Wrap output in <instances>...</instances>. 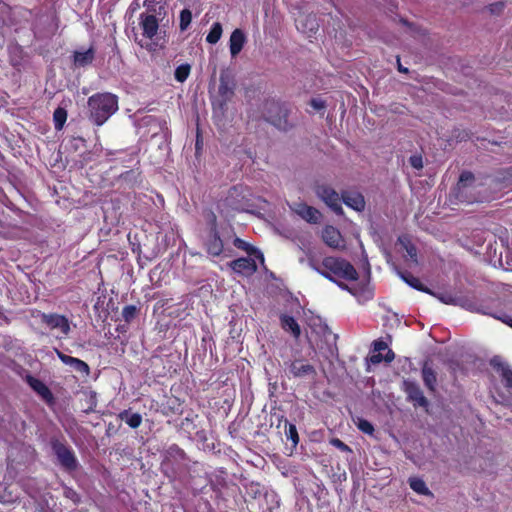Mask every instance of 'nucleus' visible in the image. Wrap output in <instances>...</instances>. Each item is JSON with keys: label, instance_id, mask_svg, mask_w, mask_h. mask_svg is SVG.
<instances>
[{"label": "nucleus", "instance_id": "obj_33", "mask_svg": "<svg viewBox=\"0 0 512 512\" xmlns=\"http://www.w3.org/2000/svg\"><path fill=\"white\" fill-rule=\"evenodd\" d=\"M285 435L288 440H290L293 446H296L299 442V436L297 432V428L294 424L289 423L285 420Z\"/></svg>", "mask_w": 512, "mask_h": 512}, {"label": "nucleus", "instance_id": "obj_26", "mask_svg": "<svg viewBox=\"0 0 512 512\" xmlns=\"http://www.w3.org/2000/svg\"><path fill=\"white\" fill-rule=\"evenodd\" d=\"M281 327L286 332H290L295 338H298L301 334L300 326L294 317L282 314L280 316Z\"/></svg>", "mask_w": 512, "mask_h": 512}, {"label": "nucleus", "instance_id": "obj_46", "mask_svg": "<svg viewBox=\"0 0 512 512\" xmlns=\"http://www.w3.org/2000/svg\"><path fill=\"white\" fill-rule=\"evenodd\" d=\"M405 249H406V252H407V255L410 257V259L412 261H414L415 263H417V249L414 245L412 244H408L405 246Z\"/></svg>", "mask_w": 512, "mask_h": 512}, {"label": "nucleus", "instance_id": "obj_6", "mask_svg": "<svg viewBox=\"0 0 512 512\" xmlns=\"http://www.w3.org/2000/svg\"><path fill=\"white\" fill-rule=\"evenodd\" d=\"M338 335L327 324L322 323V356L332 362L338 358Z\"/></svg>", "mask_w": 512, "mask_h": 512}, {"label": "nucleus", "instance_id": "obj_32", "mask_svg": "<svg viewBox=\"0 0 512 512\" xmlns=\"http://www.w3.org/2000/svg\"><path fill=\"white\" fill-rule=\"evenodd\" d=\"M191 72V66L188 63L179 65L174 72L175 79L183 83L187 80Z\"/></svg>", "mask_w": 512, "mask_h": 512}, {"label": "nucleus", "instance_id": "obj_11", "mask_svg": "<svg viewBox=\"0 0 512 512\" xmlns=\"http://www.w3.org/2000/svg\"><path fill=\"white\" fill-rule=\"evenodd\" d=\"M342 203L357 212H363L366 207L364 195L357 189H346L341 191Z\"/></svg>", "mask_w": 512, "mask_h": 512}, {"label": "nucleus", "instance_id": "obj_51", "mask_svg": "<svg viewBox=\"0 0 512 512\" xmlns=\"http://www.w3.org/2000/svg\"><path fill=\"white\" fill-rule=\"evenodd\" d=\"M310 104L315 110H320V99L313 98L311 99Z\"/></svg>", "mask_w": 512, "mask_h": 512}, {"label": "nucleus", "instance_id": "obj_56", "mask_svg": "<svg viewBox=\"0 0 512 512\" xmlns=\"http://www.w3.org/2000/svg\"><path fill=\"white\" fill-rule=\"evenodd\" d=\"M316 194L320 195L319 188H316Z\"/></svg>", "mask_w": 512, "mask_h": 512}, {"label": "nucleus", "instance_id": "obj_29", "mask_svg": "<svg viewBox=\"0 0 512 512\" xmlns=\"http://www.w3.org/2000/svg\"><path fill=\"white\" fill-rule=\"evenodd\" d=\"M409 485H410V488L414 492H416L420 495H425V496L432 495L431 491L426 486V483L421 478H417V477L410 478Z\"/></svg>", "mask_w": 512, "mask_h": 512}, {"label": "nucleus", "instance_id": "obj_22", "mask_svg": "<svg viewBox=\"0 0 512 512\" xmlns=\"http://www.w3.org/2000/svg\"><path fill=\"white\" fill-rule=\"evenodd\" d=\"M398 274L401 277V279L405 283H407L410 287H412V288H414V289H416L418 291L430 294V295H435L434 292H432L428 287H426L420 281V279L415 277L412 273H410L408 271H399Z\"/></svg>", "mask_w": 512, "mask_h": 512}, {"label": "nucleus", "instance_id": "obj_50", "mask_svg": "<svg viewBox=\"0 0 512 512\" xmlns=\"http://www.w3.org/2000/svg\"><path fill=\"white\" fill-rule=\"evenodd\" d=\"M170 451H175L176 454H178L181 458L185 457V452L181 448H179L177 445H173L170 448Z\"/></svg>", "mask_w": 512, "mask_h": 512}, {"label": "nucleus", "instance_id": "obj_43", "mask_svg": "<svg viewBox=\"0 0 512 512\" xmlns=\"http://www.w3.org/2000/svg\"><path fill=\"white\" fill-rule=\"evenodd\" d=\"M168 403H169V409L171 410L172 413H174V414L182 413L181 403L178 398L173 397L168 401Z\"/></svg>", "mask_w": 512, "mask_h": 512}, {"label": "nucleus", "instance_id": "obj_7", "mask_svg": "<svg viewBox=\"0 0 512 512\" xmlns=\"http://www.w3.org/2000/svg\"><path fill=\"white\" fill-rule=\"evenodd\" d=\"M319 22L316 15L302 14L296 19V27L299 32L305 35L310 42L317 40V32L319 30Z\"/></svg>", "mask_w": 512, "mask_h": 512}, {"label": "nucleus", "instance_id": "obj_25", "mask_svg": "<svg viewBox=\"0 0 512 512\" xmlns=\"http://www.w3.org/2000/svg\"><path fill=\"white\" fill-rule=\"evenodd\" d=\"M233 245L240 249L245 251L248 255L254 256L256 259L260 260L262 263L264 262V255L263 253L258 250L257 248L253 247L251 244L246 242L245 240L235 237L233 240Z\"/></svg>", "mask_w": 512, "mask_h": 512}, {"label": "nucleus", "instance_id": "obj_55", "mask_svg": "<svg viewBox=\"0 0 512 512\" xmlns=\"http://www.w3.org/2000/svg\"><path fill=\"white\" fill-rule=\"evenodd\" d=\"M401 21H402V23H403L404 25H409V23H408V21H407V20H403V19H402Z\"/></svg>", "mask_w": 512, "mask_h": 512}, {"label": "nucleus", "instance_id": "obj_15", "mask_svg": "<svg viewBox=\"0 0 512 512\" xmlns=\"http://www.w3.org/2000/svg\"><path fill=\"white\" fill-rule=\"evenodd\" d=\"M493 370L501 377V382L507 389L512 388V369L501 357L495 356L490 360Z\"/></svg>", "mask_w": 512, "mask_h": 512}, {"label": "nucleus", "instance_id": "obj_38", "mask_svg": "<svg viewBox=\"0 0 512 512\" xmlns=\"http://www.w3.org/2000/svg\"><path fill=\"white\" fill-rule=\"evenodd\" d=\"M208 226V231L218 230L217 216L212 210H207L204 214Z\"/></svg>", "mask_w": 512, "mask_h": 512}, {"label": "nucleus", "instance_id": "obj_3", "mask_svg": "<svg viewBox=\"0 0 512 512\" xmlns=\"http://www.w3.org/2000/svg\"><path fill=\"white\" fill-rule=\"evenodd\" d=\"M289 112L286 103L274 98L266 99L262 105L265 121L282 131H288L293 127V124L288 120Z\"/></svg>", "mask_w": 512, "mask_h": 512}, {"label": "nucleus", "instance_id": "obj_57", "mask_svg": "<svg viewBox=\"0 0 512 512\" xmlns=\"http://www.w3.org/2000/svg\"><path fill=\"white\" fill-rule=\"evenodd\" d=\"M198 145H199V140L197 139V141H196V148H198Z\"/></svg>", "mask_w": 512, "mask_h": 512}, {"label": "nucleus", "instance_id": "obj_34", "mask_svg": "<svg viewBox=\"0 0 512 512\" xmlns=\"http://www.w3.org/2000/svg\"><path fill=\"white\" fill-rule=\"evenodd\" d=\"M395 354L391 349H388V352L385 356H383L381 353L373 354L370 356L369 361L372 364H379L382 361H385L387 363H390L394 360Z\"/></svg>", "mask_w": 512, "mask_h": 512}, {"label": "nucleus", "instance_id": "obj_30", "mask_svg": "<svg viewBox=\"0 0 512 512\" xmlns=\"http://www.w3.org/2000/svg\"><path fill=\"white\" fill-rule=\"evenodd\" d=\"M67 120V111L62 107H57L53 113L54 127L56 130H61Z\"/></svg>", "mask_w": 512, "mask_h": 512}, {"label": "nucleus", "instance_id": "obj_19", "mask_svg": "<svg viewBox=\"0 0 512 512\" xmlns=\"http://www.w3.org/2000/svg\"><path fill=\"white\" fill-rule=\"evenodd\" d=\"M230 267L234 272L247 276H250L257 271L256 261L250 257H240L235 259L231 261Z\"/></svg>", "mask_w": 512, "mask_h": 512}, {"label": "nucleus", "instance_id": "obj_47", "mask_svg": "<svg viewBox=\"0 0 512 512\" xmlns=\"http://www.w3.org/2000/svg\"><path fill=\"white\" fill-rule=\"evenodd\" d=\"M434 296H436L444 304H456V299L451 295L435 294Z\"/></svg>", "mask_w": 512, "mask_h": 512}, {"label": "nucleus", "instance_id": "obj_53", "mask_svg": "<svg viewBox=\"0 0 512 512\" xmlns=\"http://www.w3.org/2000/svg\"><path fill=\"white\" fill-rule=\"evenodd\" d=\"M397 61H398V71L401 72V73H408V69L401 65L399 58H398Z\"/></svg>", "mask_w": 512, "mask_h": 512}, {"label": "nucleus", "instance_id": "obj_37", "mask_svg": "<svg viewBox=\"0 0 512 512\" xmlns=\"http://www.w3.org/2000/svg\"><path fill=\"white\" fill-rule=\"evenodd\" d=\"M192 21V13L189 9H183L180 12V29L185 31Z\"/></svg>", "mask_w": 512, "mask_h": 512}, {"label": "nucleus", "instance_id": "obj_44", "mask_svg": "<svg viewBox=\"0 0 512 512\" xmlns=\"http://www.w3.org/2000/svg\"><path fill=\"white\" fill-rule=\"evenodd\" d=\"M409 163L413 168L417 170L423 168V158L420 154L410 156Z\"/></svg>", "mask_w": 512, "mask_h": 512}, {"label": "nucleus", "instance_id": "obj_27", "mask_svg": "<svg viewBox=\"0 0 512 512\" xmlns=\"http://www.w3.org/2000/svg\"><path fill=\"white\" fill-rule=\"evenodd\" d=\"M118 418L124 421L130 428L137 429L142 423V416L139 413H132L131 409H125L118 414Z\"/></svg>", "mask_w": 512, "mask_h": 512}, {"label": "nucleus", "instance_id": "obj_12", "mask_svg": "<svg viewBox=\"0 0 512 512\" xmlns=\"http://www.w3.org/2000/svg\"><path fill=\"white\" fill-rule=\"evenodd\" d=\"M404 391L407 394V399L413 403L415 407H423L427 409L429 407V401L424 396L418 383L413 381L404 382Z\"/></svg>", "mask_w": 512, "mask_h": 512}, {"label": "nucleus", "instance_id": "obj_18", "mask_svg": "<svg viewBox=\"0 0 512 512\" xmlns=\"http://www.w3.org/2000/svg\"><path fill=\"white\" fill-rule=\"evenodd\" d=\"M290 209L309 223H317L319 211L304 202H293L289 204Z\"/></svg>", "mask_w": 512, "mask_h": 512}, {"label": "nucleus", "instance_id": "obj_2", "mask_svg": "<svg viewBox=\"0 0 512 512\" xmlns=\"http://www.w3.org/2000/svg\"><path fill=\"white\" fill-rule=\"evenodd\" d=\"M322 276L333 281L338 280L355 281L358 273L354 266L347 260L336 257H325L322 259Z\"/></svg>", "mask_w": 512, "mask_h": 512}, {"label": "nucleus", "instance_id": "obj_28", "mask_svg": "<svg viewBox=\"0 0 512 512\" xmlns=\"http://www.w3.org/2000/svg\"><path fill=\"white\" fill-rule=\"evenodd\" d=\"M95 56V51L92 47L87 49L84 52H75L74 54V63L77 66L84 67L93 62Z\"/></svg>", "mask_w": 512, "mask_h": 512}, {"label": "nucleus", "instance_id": "obj_20", "mask_svg": "<svg viewBox=\"0 0 512 512\" xmlns=\"http://www.w3.org/2000/svg\"><path fill=\"white\" fill-rule=\"evenodd\" d=\"M290 372L294 377L314 378L316 376L315 368L304 360H295L290 366Z\"/></svg>", "mask_w": 512, "mask_h": 512}, {"label": "nucleus", "instance_id": "obj_8", "mask_svg": "<svg viewBox=\"0 0 512 512\" xmlns=\"http://www.w3.org/2000/svg\"><path fill=\"white\" fill-rule=\"evenodd\" d=\"M219 82L218 94L221 98L220 107L223 108L234 96L235 81L229 71L223 70L220 73Z\"/></svg>", "mask_w": 512, "mask_h": 512}, {"label": "nucleus", "instance_id": "obj_4", "mask_svg": "<svg viewBox=\"0 0 512 512\" xmlns=\"http://www.w3.org/2000/svg\"><path fill=\"white\" fill-rule=\"evenodd\" d=\"M49 444L60 466L65 471L72 472L78 469L79 463L76 454L63 436H52Z\"/></svg>", "mask_w": 512, "mask_h": 512}, {"label": "nucleus", "instance_id": "obj_16", "mask_svg": "<svg viewBox=\"0 0 512 512\" xmlns=\"http://www.w3.org/2000/svg\"><path fill=\"white\" fill-rule=\"evenodd\" d=\"M206 252L213 256H220L224 250L223 240L220 237L218 230L208 231L204 241Z\"/></svg>", "mask_w": 512, "mask_h": 512}, {"label": "nucleus", "instance_id": "obj_39", "mask_svg": "<svg viewBox=\"0 0 512 512\" xmlns=\"http://www.w3.org/2000/svg\"><path fill=\"white\" fill-rule=\"evenodd\" d=\"M63 494L65 498L71 500L74 504H79L81 502V496L71 487L65 486Z\"/></svg>", "mask_w": 512, "mask_h": 512}, {"label": "nucleus", "instance_id": "obj_10", "mask_svg": "<svg viewBox=\"0 0 512 512\" xmlns=\"http://www.w3.org/2000/svg\"><path fill=\"white\" fill-rule=\"evenodd\" d=\"M322 241L334 250L343 251L346 249L345 238L337 228L331 225L325 226L322 230Z\"/></svg>", "mask_w": 512, "mask_h": 512}, {"label": "nucleus", "instance_id": "obj_24", "mask_svg": "<svg viewBox=\"0 0 512 512\" xmlns=\"http://www.w3.org/2000/svg\"><path fill=\"white\" fill-rule=\"evenodd\" d=\"M422 380L425 385V387L428 389L430 393L436 392V386H437V374L435 370L425 364L422 367L421 370Z\"/></svg>", "mask_w": 512, "mask_h": 512}, {"label": "nucleus", "instance_id": "obj_45", "mask_svg": "<svg viewBox=\"0 0 512 512\" xmlns=\"http://www.w3.org/2000/svg\"><path fill=\"white\" fill-rule=\"evenodd\" d=\"M331 444L343 452H352L351 448L338 438L331 439Z\"/></svg>", "mask_w": 512, "mask_h": 512}, {"label": "nucleus", "instance_id": "obj_41", "mask_svg": "<svg viewBox=\"0 0 512 512\" xmlns=\"http://www.w3.org/2000/svg\"><path fill=\"white\" fill-rule=\"evenodd\" d=\"M504 8H505V3L503 1L494 2V3H491V4H489L487 6L488 11L492 15H500V14H502L503 11H504Z\"/></svg>", "mask_w": 512, "mask_h": 512}, {"label": "nucleus", "instance_id": "obj_14", "mask_svg": "<svg viewBox=\"0 0 512 512\" xmlns=\"http://www.w3.org/2000/svg\"><path fill=\"white\" fill-rule=\"evenodd\" d=\"M54 352L56 353L57 357L61 360L63 364L70 366L76 372L80 373L84 377H88L90 375V367L85 361L76 357L66 355L58 348H54Z\"/></svg>", "mask_w": 512, "mask_h": 512}, {"label": "nucleus", "instance_id": "obj_13", "mask_svg": "<svg viewBox=\"0 0 512 512\" xmlns=\"http://www.w3.org/2000/svg\"><path fill=\"white\" fill-rule=\"evenodd\" d=\"M322 201L338 216H344L341 193L330 187L322 186Z\"/></svg>", "mask_w": 512, "mask_h": 512}, {"label": "nucleus", "instance_id": "obj_5", "mask_svg": "<svg viewBox=\"0 0 512 512\" xmlns=\"http://www.w3.org/2000/svg\"><path fill=\"white\" fill-rule=\"evenodd\" d=\"M145 1L144 5L147 7L146 11L139 16V25L143 31V36L148 39H153L159 29V19L156 17V9L150 8Z\"/></svg>", "mask_w": 512, "mask_h": 512}, {"label": "nucleus", "instance_id": "obj_23", "mask_svg": "<svg viewBox=\"0 0 512 512\" xmlns=\"http://www.w3.org/2000/svg\"><path fill=\"white\" fill-rule=\"evenodd\" d=\"M230 53L233 57L238 55L246 42V37L241 29H235L230 36Z\"/></svg>", "mask_w": 512, "mask_h": 512}, {"label": "nucleus", "instance_id": "obj_52", "mask_svg": "<svg viewBox=\"0 0 512 512\" xmlns=\"http://www.w3.org/2000/svg\"><path fill=\"white\" fill-rule=\"evenodd\" d=\"M308 258H309V261H310V265L318 272H320V267L317 265V263L314 261L313 257L308 254Z\"/></svg>", "mask_w": 512, "mask_h": 512}, {"label": "nucleus", "instance_id": "obj_17", "mask_svg": "<svg viewBox=\"0 0 512 512\" xmlns=\"http://www.w3.org/2000/svg\"><path fill=\"white\" fill-rule=\"evenodd\" d=\"M26 382L48 405L54 403V395L43 381L32 375H28Z\"/></svg>", "mask_w": 512, "mask_h": 512}, {"label": "nucleus", "instance_id": "obj_21", "mask_svg": "<svg viewBox=\"0 0 512 512\" xmlns=\"http://www.w3.org/2000/svg\"><path fill=\"white\" fill-rule=\"evenodd\" d=\"M475 182V177H474V174L470 171H463L461 174H460V177H459V181L456 185V198L461 201V202H464V201H467V202H471V200L467 199L464 195V190L470 186L473 185V183Z\"/></svg>", "mask_w": 512, "mask_h": 512}, {"label": "nucleus", "instance_id": "obj_9", "mask_svg": "<svg viewBox=\"0 0 512 512\" xmlns=\"http://www.w3.org/2000/svg\"><path fill=\"white\" fill-rule=\"evenodd\" d=\"M41 322L47 325L50 329H59L63 334V337L68 336L70 333V322L69 319L57 313H41Z\"/></svg>", "mask_w": 512, "mask_h": 512}, {"label": "nucleus", "instance_id": "obj_49", "mask_svg": "<svg viewBox=\"0 0 512 512\" xmlns=\"http://www.w3.org/2000/svg\"><path fill=\"white\" fill-rule=\"evenodd\" d=\"M450 369L455 379L457 378L458 371H464V368L458 362H451Z\"/></svg>", "mask_w": 512, "mask_h": 512}, {"label": "nucleus", "instance_id": "obj_40", "mask_svg": "<svg viewBox=\"0 0 512 512\" xmlns=\"http://www.w3.org/2000/svg\"><path fill=\"white\" fill-rule=\"evenodd\" d=\"M357 427L360 431L368 435H372L374 432L372 423L365 419H359Z\"/></svg>", "mask_w": 512, "mask_h": 512}, {"label": "nucleus", "instance_id": "obj_1", "mask_svg": "<svg viewBox=\"0 0 512 512\" xmlns=\"http://www.w3.org/2000/svg\"><path fill=\"white\" fill-rule=\"evenodd\" d=\"M118 96L110 92H98L88 98V118L96 126H102L118 109Z\"/></svg>", "mask_w": 512, "mask_h": 512}, {"label": "nucleus", "instance_id": "obj_31", "mask_svg": "<svg viewBox=\"0 0 512 512\" xmlns=\"http://www.w3.org/2000/svg\"><path fill=\"white\" fill-rule=\"evenodd\" d=\"M222 31V25L219 22L213 23L208 35L206 36V41L210 44H216L221 38Z\"/></svg>", "mask_w": 512, "mask_h": 512}, {"label": "nucleus", "instance_id": "obj_42", "mask_svg": "<svg viewBox=\"0 0 512 512\" xmlns=\"http://www.w3.org/2000/svg\"><path fill=\"white\" fill-rule=\"evenodd\" d=\"M495 319L500 320L501 322L505 323L509 327L512 328V316L508 315L505 312H497L494 314H491Z\"/></svg>", "mask_w": 512, "mask_h": 512}, {"label": "nucleus", "instance_id": "obj_36", "mask_svg": "<svg viewBox=\"0 0 512 512\" xmlns=\"http://www.w3.org/2000/svg\"><path fill=\"white\" fill-rule=\"evenodd\" d=\"M247 497L256 499L262 495V489L259 483L251 482L245 486Z\"/></svg>", "mask_w": 512, "mask_h": 512}, {"label": "nucleus", "instance_id": "obj_54", "mask_svg": "<svg viewBox=\"0 0 512 512\" xmlns=\"http://www.w3.org/2000/svg\"><path fill=\"white\" fill-rule=\"evenodd\" d=\"M74 140L80 141V142H82V143H84V142H85V140H84L82 137L75 138Z\"/></svg>", "mask_w": 512, "mask_h": 512}, {"label": "nucleus", "instance_id": "obj_35", "mask_svg": "<svg viewBox=\"0 0 512 512\" xmlns=\"http://www.w3.org/2000/svg\"><path fill=\"white\" fill-rule=\"evenodd\" d=\"M139 309L135 305H126L122 310V317L127 322H132L138 315Z\"/></svg>", "mask_w": 512, "mask_h": 512}, {"label": "nucleus", "instance_id": "obj_48", "mask_svg": "<svg viewBox=\"0 0 512 512\" xmlns=\"http://www.w3.org/2000/svg\"><path fill=\"white\" fill-rule=\"evenodd\" d=\"M373 347L375 352H379L388 349V345L381 339L375 340L373 342Z\"/></svg>", "mask_w": 512, "mask_h": 512}]
</instances>
